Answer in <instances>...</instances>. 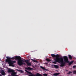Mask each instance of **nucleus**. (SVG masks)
Segmentation results:
<instances>
[{
	"label": "nucleus",
	"mask_w": 76,
	"mask_h": 76,
	"mask_svg": "<svg viewBox=\"0 0 76 76\" xmlns=\"http://www.w3.org/2000/svg\"><path fill=\"white\" fill-rule=\"evenodd\" d=\"M73 68H75V67H76V66H73Z\"/></svg>",
	"instance_id": "nucleus-23"
},
{
	"label": "nucleus",
	"mask_w": 76,
	"mask_h": 76,
	"mask_svg": "<svg viewBox=\"0 0 76 76\" xmlns=\"http://www.w3.org/2000/svg\"><path fill=\"white\" fill-rule=\"evenodd\" d=\"M25 63H26V64H27L28 66H31V64L29 62V60H27V61H25Z\"/></svg>",
	"instance_id": "nucleus-8"
},
{
	"label": "nucleus",
	"mask_w": 76,
	"mask_h": 76,
	"mask_svg": "<svg viewBox=\"0 0 76 76\" xmlns=\"http://www.w3.org/2000/svg\"><path fill=\"white\" fill-rule=\"evenodd\" d=\"M16 57H18V56H15V57H12V58H11V59H12V60H14V59H15L16 60H17V61H18V60H17L16 59Z\"/></svg>",
	"instance_id": "nucleus-13"
},
{
	"label": "nucleus",
	"mask_w": 76,
	"mask_h": 76,
	"mask_svg": "<svg viewBox=\"0 0 76 76\" xmlns=\"http://www.w3.org/2000/svg\"><path fill=\"white\" fill-rule=\"evenodd\" d=\"M68 56L69 58V59H72V58H73L72 56H71L70 55H68Z\"/></svg>",
	"instance_id": "nucleus-16"
},
{
	"label": "nucleus",
	"mask_w": 76,
	"mask_h": 76,
	"mask_svg": "<svg viewBox=\"0 0 76 76\" xmlns=\"http://www.w3.org/2000/svg\"><path fill=\"white\" fill-rule=\"evenodd\" d=\"M46 60L47 61H48V62H49L51 61V60L48 58H46Z\"/></svg>",
	"instance_id": "nucleus-17"
},
{
	"label": "nucleus",
	"mask_w": 76,
	"mask_h": 76,
	"mask_svg": "<svg viewBox=\"0 0 76 76\" xmlns=\"http://www.w3.org/2000/svg\"><path fill=\"white\" fill-rule=\"evenodd\" d=\"M43 75L44 76H48V75L47 74H43Z\"/></svg>",
	"instance_id": "nucleus-21"
},
{
	"label": "nucleus",
	"mask_w": 76,
	"mask_h": 76,
	"mask_svg": "<svg viewBox=\"0 0 76 76\" xmlns=\"http://www.w3.org/2000/svg\"><path fill=\"white\" fill-rule=\"evenodd\" d=\"M31 60H32V61H34V62H35V63H38V61H35V60H34L32 59H31Z\"/></svg>",
	"instance_id": "nucleus-18"
},
{
	"label": "nucleus",
	"mask_w": 76,
	"mask_h": 76,
	"mask_svg": "<svg viewBox=\"0 0 76 76\" xmlns=\"http://www.w3.org/2000/svg\"><path fill=\"white\" fill-rule=\"evenodd\" d=\"M25 69H26V70H33V68L29 67H28L27 68H26Z\"/></svg>",
	"instance_id": "nucleus-9"
},
{
	"label": "nucleus",
	"mask_w": 76,
	"mask_h": 76,
	"mask_svg": "<svg viewBox=\"0 0 76 76\" xmlns=\"http://www.w3.org/2000/svg\"><path fill=\"white\" fill-rule=\"evenodd\" d=\"M63 58L64 60V61H63V62L60 64V67H64V66H65L66 63H69V59H68L67 57L66 56H64L63 57Z\"/></svg>",
	"instance_id": "nucleus-3"
},
{
	"label": "nucleus",
	"mask_w": 76,
	"mask_h": 76,
	"mask_svg": "<svg viewBox=\"0 0 76 76\" xmlns=\"http://www.w3.org/2000/svg\"><path fill=\"white\" fill-rule=\"evenodd\" d=\"M40 68H41V69H43V70H45L46 71H47V69H45V68H44V67L42 66H40Z\"/></svg>",
	"instance_id": "nucleus-12"
},
{
	"label": "nucleus",
	"mask_w": 76,
	"mask_h": 76,
	"mask_svg": "<svg viewBox=\"0 0 76 76\" xmlns=\"http://www.w3.org/2000/svg\"><path fill=\"white\" fill-rule=\"evenodd\" d=\"M8 72H9V73L12 72V73H11V76H16V75H16L17 73L16 72H14V70H13L9 69L8 70Z\"/></svg>",
	"instance_id": "nucleus-4"
},
{
	"label": "nucleus",
	"mask_w": 76,
	"mask_h": 76,
	"mask_svg": "<svg viewBox=\"0 0 76 76\" xmlns=\"http://www.w3.org/2000/svg\"><path fill=\"white\" fill-rule=\"evenodd\" d=\"M53 66L55 68H56V69H58V67H59L57 65H53Z\"/></svg>",
	"instance_id": "nucleus-10"
},
{
	"label": "nucleus",
	"mask_w": 76,
	"mask_h": 76,
	"mask_svg": "<svg viewBox=\"0 0 76 76\" xmlns=\"http://www.w3.org/2000/svg\"><path fill=\"white\" fill-rule=\"evenodd\" d=\"M15 58L16 60H18L17 61V63L19 66H22L23 64H24V65H26V64L23 63V62H25V61H27V60H25L24 61L22 60L20 56H16Z\"/></svg>",
	"instance_id": "nucleus-1"
},
{
	"label": "nucleus",
	"mask_w": 76,
	"mask_h": 76,
	"mask_svg": "<svg viewBox=\"0 0 76 76\" xmlns=\"http://www.w3.org/2000/svg\"><path fill=\"white\" fill-rule=\"evenodd\" d=\"M73 74H76V71H74L73 72Z\"/></svg>",
	"instance_id": "nucleus-22"
},
{
	"label": "nucleus",
	"mask_w": 76,
	"mask_h": 76,
	"mask_svg": "<svg viewBox=\"0 0 76 76\" xmlns=\"http://www.w3.org/2000/svg\"><path fill=\"white\" fill-rule=\"evenodd\" d=\"M73 61H71L69 62V66H70V65H71V64H73Z\"/></svg>",
	"instance_id": "nucleus-14"
},
{
	"label": "nucleus",
	"mask_w": 76,
	"mask_h": 76,
	"mask_svg": "<svg viewBox=\"0 0 76 76\" xmlns=\"http://www.w3.org/2000/svg\"><path fill=\"white\" fill-rule=\"evenodd\" d=\"M60 75V73L58 72L57 73H55L53 75V76H58V75Z\"/></svg>",
	"instance_id": "nucleus-11"
},
{
	"label": "nucleus",
	"mask_w": 76,
	"mask_h": 76,
	"mask_svg": "<svg viewBox=\"0 0 76 76\" xmlns=\"http://www.w3.org/2000/svg\"><path fill=\"white\" fill-rule=\"evenodd\" d=\"M6 58L7 59H6V61L8 63L9 66H12V67H14L13 63H15L16 62V61H12L11 60V58L7 56Z\"/></svg>",
	"instance_id": "nucleus-2"
},
{
	"label": "nucleus",
	"mask_w": 76,
	"mask_h": 76,
	"mask_svg": "<svg viewBox=\"0 0 76 76\" xmlns=\"http://www.w3.org/2000/svg\"><path fill=\"white\" fill-rule=\"evenodd\" d=\"M56 58L57 59L56 60V62H58V63H61L62 62H63V61H64V59L62 57L60 58L58 57Z\"/></svg>",
	"instance_id": "nucleus-5"
},
{
	"label": "nucleus",
	"mask_w": 76,
	"mask_h": 76,
	"mask_svg": "<svg viewBox=\"0 0 76 76\" xmlns=\"http://www.w3.org/2000/svg\"><path fill=\"white\" fill-rule=\"evenodd\" d=\"M51 56L52 57H56V58H57L58 57H59V55L58 54H57L56 55L54 54H52Z\"/></svg>",
	"instance_id": "nucleus-7"
},
{
	"label": "nucleus",
	"mask_w": 76,
	"mask_h": 76,
	"mask_svg": "<svg viewBox=\"0 0 76 76\" xmlns=\"http://www.w3.org/2000/svg\"><path fill=\"white\" fill-rule=\"evenodd\" d=\"M0 73H1V74L3 76H4V75H5V72L3 70L1 69L0 70Z\"/></svg>",
	"instance_id": "nucleus-6"
},
{
	"label": "nucleus",
	"mask_w": 76,
	"mask_h": 76,
	"mask_svg": "<svg viewBox=\"0 0 76 76\" xmlns=\"http://www.w3.org/2000/svg\"><path fill=\"white\" fill-rule=\"evenodd\" d=\"M72 73V72L71 71H69V72L68 73H67V75H70V73Z\"/></svg>",
	"instance_id": "nucleus-20"
},
{
	"label": "nucleus",
	"mask_w": 76,
	"mask_h": 76,
	"mask_svg": "<svg viewBox=\"0 0 76 76\" xmlns=\"http://www.w3.org/2000/svg\"><path fill=\"white\" fill-rule=\"evenodd\" d=\"M16 70H17V71H18V72H22V70H19L18 69H16Z\"/></svg>",
	"instance_id": "nucleus-19"
},
{
	"label": "nucleus",
	"mask_w": 76,
	"mask_h": 76,
	"mask_svg": "<svg viewBox=\"0 0 76 76\" xmlns=\"http://www.w3.org/2000/svg\"><path fill=\"white\" fill-rule=\"evenodd\" d=\"M56 60H57V59L56 58L55 59V61L54 62H53V63H54V64H57V63H58V62H57L56 61Z\"/></svg>",
	"instance_id": "nucleus-15"
}]
</instances>
